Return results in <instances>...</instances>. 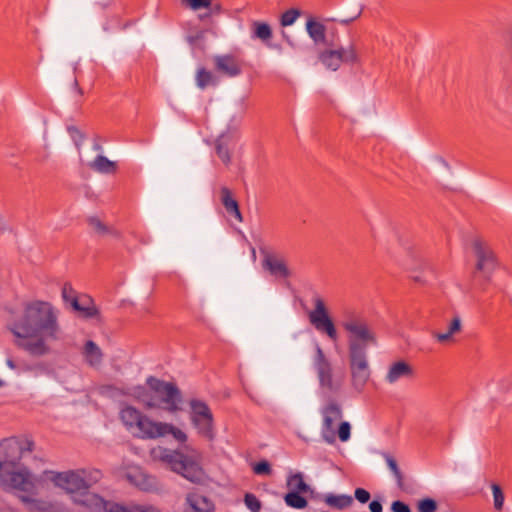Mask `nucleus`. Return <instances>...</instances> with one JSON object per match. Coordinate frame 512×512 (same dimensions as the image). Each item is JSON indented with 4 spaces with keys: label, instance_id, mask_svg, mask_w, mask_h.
Listing matches in <instances>:
<instances>
[{
    "label": "nucleus",
    "instance_id": "1",
    "mask_svg": "<svg viewBox=\"0 0 512 512\" xmlns=\"http://www.w3.org/2000/svg\"><path fill=\"white\" fill-rule=\"evenodd\" d=\"M8 329L17 338L18 347L38 357L48 354V343L60 340L62 334L53 306L39 300L26 303L9 322Z\"/></svg>",
    "mask_w": 512,
    "mask_h": 512
},
{
    "label": "nucleus",
    "instance_id": "2",
    "mask_svg": "<svg viewBox=\"0 0 512 512\" xmlns=\"http://www.w3.org/2000/svg\"><path fill=\"white\" fill-rule=\"evenodd\" d=\"M48 479L54 483L55 486L65 490L74 497V501L78 504L84 505L91 510L109 512L110 509L117 504L110 505L100 496L90 493L88 489L93 483L100 479V472L93 471L89 474L84 470L78 471H65V472H49Z\"/></svg>",
    "mask_w": 512,
    "mask_h": 512
},
{
    "label": "nucleus",
    "instance_id": "3",
    "mask_svg": "<svg viewBox=\"0 0 512 512\" xmlns=\"http://www.w3.org/2000/svg\"><path fill=\"white\" fill-rule=\"evenodd\" d=\"M150 457L192 483H202L206 478L201 466L202 454L195 449L186 447L183 452L157 446L151 449Z\"/></svg>",
    "mask_w": 512,
    "mask_h": 512
},
{
    "label": "nucleus",
    "instance_id": "4",
    "mask_svg": "<svg viewBox=\"0 0 512 512\" xmlns=\"http://www.w3.org/2000/svg\"><path fill=\"white\" fill-rule=\"evenodd\" d=\"M312 366L318 380L319 389L324 394L337 395L342 391L346 380L345 372L333 366L319 344L315 345Z\"/></svg>",
    "mask_w": 512,
    "mask_h": 512
},
{
    "label": "nucleus",
    "instance_id": "5",
    "mask_svg": "<svg viewBox=\"0 0 512 512\" xmlns=\"http://www.w3.org/2000/svg\"><path fill=\"white\" fill-rule=\"evenodd\" d=\"M319 49V60L327 68L336 71L343 62H353L356 54L352 48H337L335 34H309Z\"/></svg>",
    "mask_w": 512,
    "mask_h": 512
},
{
    "label": "nucleus",
    "instance_id": "6",
    "mask_svg": "<svg viewBox=\"0 0 512 512\" xmlns=\"http://www.w3.org/2000/svg\"><path fill=\"white\" fill-rule=\"evenodd\" d=\"M120 419L127 430L139 439L160 438L161 421H154L132 406L124 407Z\"/></svg>",
    "mask_w": 512,
    "mask_h": 512
},
{
    "label": "nucleus",
    "instance_id": "7",
    "mask_svg": "<svg viewBox=\"0 0 512 512\" xmlns=\"http://www.w3.org/2000/svg\"><path fill=\"white\" fill-rule=\"evenodd\" d=\"M348 333V355H367V348L377 339L370 326L359 317H351L342 324Z\"/></svg>",
    "mask_w": 512,
    "mask_h": 512
},
{
    "label": "nucleus",
    "instance_id": "8",
    "mask_svg": "<svg viewBox=\"0 0 512 512\" xmlns=\"http://www.w3.org/2000/svg\"><path fill=\"white\" fill-rule=\"evenodd\" d=\"M0 483L7 490H15L33 493L35 481L31 473L17 465L9 466L8 463H0Z\"/></svg>",
    "mask_w": 512,
    "mask_h": 512
},
{
    "label": "nucleus",
    "instance_id": "9",
    "mask_svg": "<svg viewBox=\"0 0 512 512\" xmlns=\"http://www.w3.org/2000/svg\"><path fill=\"white\" fill-rule=\"evenodd\" d=\"M189 406V418L197 434L209 441L213 440L215 438L214 417L208 404L199 399H192Z\"/></svg>",
    "mask_w": 512,
    "mask_h": 512
},
{
    "label": "nucleus",
    "instance_id": "10",
    "mask_svg": "<svg viewBox=\"0 0 512 512\" xmlns=\"http://www.w3.org/2000/svg\"><path fill=\"white\" fill-rule=\"evenodd\" d=\"M149 388L153 391L156 398L160 401V408L174 413L178 411L181 402V393L175 384L165 382L154 377L147 379Z\"/></svg>",
    "mask_w": 512,
    "mask_h": 512
},
{
    "label": "nucleus",
    "instance_id": "11",
    "mask_svg": "<svg viewBox=\"0 0 512 512\" xmlns=\"http://www.w3.org/2000/svg\"><path fill=\"white\" fill-rule=\"evenodd\" d=\"M314 309L308 313L311 325L319 332L325 333L331 340L338 337L336 327L331 319L325 301L319 295L313 296Z\"/></svg>",
    "mask_w": 512,
    "mask_h": 512
},
{
    "label": "nucleus",
    "instance_id": "12",
    "mask_svg": "<svg viewBox=\"0 0 512 512\" xmlns=\"http://www.w3.org/2000/svg\"><path fill=\"white\" fill-rule=\"evenodd\" d=\"M33 447V441L28 438L4 439L0 442V463H8L9 466L17 465L26 452H32Z\"/></svg>",
    "mask_w": 512,
    "mask_h": 512
},
{
    "label": "nucleus",
    "instance_id": "13",
    "mask_svg": "<svg viewBox=\"0 0 512 512\" xmlns=\"http://www.w3.org/2000/svg\"><path fill=\"white\" fill-rule=\"evenodd\" d=\"M351 388L362 393L370 380L371 369L367 355H348Z\"/></svg>",
    "mask_w": 512,
    "mask_h": 512
},
{
    "label": "nucleus",
    "instance_id": "14",
    "mask_svg": "<svg viewBox=\"0 0 512 512\" xmlns=\"http://www.w3.org/2000/svg\"><path fill=\"white\" fill-rule=\"evenodd\" d=\"M321 415L323 417L321 436L325 442L333 444L336 441L334 424L342 418L341 406L336 401L330 400L321 409Z\"/></svg>",
    "mask_w": 512,
    "mask_h": 512
},
{
    "label": "nucleus",
    "instance_id": "15",
    "mask_svg": "<svg viewBox=\"0 0 512 512\" xmlns=\"http://www.w3.org/2000/svg\"><path fill=\"white\" fill-rule=\"evenodd\" d=\"M415 375L416 371L410 363L405 360H397L388 366L384 380L388 384L393 385L400 380H411Z\"/></svg>",
    "mask_w": 512,
    "mask_h": 512
},
{
    "label": "nucleus",
    "instance_id": "16",
    "mask_svg": "<svg viewBox=\"0 0 512 512\" xmlns=\"http://www.w3.org/2000/svg\"><path fill=\"white\" fill-rule=\"evenodd\" d=\"M473 249L477 258L476 270L488 276L496 266L493 252L487 245L479 240L474 241Z\"/></svg>",
    "mask_w": 512,
    "mask_h": 512
},
{
    "label": "nucleus",
    "instance_id": "17",
    "mask_svg": "<svg viewBox=\"0 0 512 512\" xmlns=\"http://www.w3.org/2000/svg\"><path fill=\"white\" fill-rule=\"evenodd\" d=\"M213 64L216 72L226 77H236L242 71L240 60L231 54L215 55Z\"/></svg>",
    "mask_w": 512,
    "mask_h": 512
},
{
    "label": "nucleus",
    "instance_id": "18",
    "mask_svg": "<svg viewBox=\"0 0 512 512\" xmlns=\"http://www.w3.org/2000/svg\"><path fill=\"white\" fill-rule=\"evenodd\" d=\"M127 479L131 484L143 491L151 492L159 488L157 479L138 467L128 471Z\"/></svg>",
    "mask_w": 512,
    "mask_h": 512
},
{
    "label": "nucleus",
    "instance_id": "19",
    "mask_svg": "<svg viewBox=\"0 0 512 512\" xmlns=\"http://www.w3.org/2000/svg\"><path fill=\"white\" fill-rule=\"evenodd\" d=\"M183 512H215V505L208 497L190 492L185 496Z\"/></svg>",
    "mask_w": 512,
    "mask_h": 512
},
{
    "label": "nucleus",
    "instance_id": "20",
    "mask_svg": "<svg viewBox=\"0 0 512 512\" xmlns=\"http://www.w3.org/2000/svg\"><path fill=\"white\" fill-rule=\"evenodd\" d=\"M237 138L235 132L227 131L222 133L215 141L216 154L226 166L231 163L230 147L237 141Z\"/></svg>",
    "mask_w": 512,
    "mask_h": 512
},
{
    "label": "nucleus",
    "instance_id": "21",
    "mask_svg": "<svg viewBox=\"0 0 512 512\" xmlns=\"http://www.w3.org/2000/svg\"><path fill=\"white\" fill-rule=\"evenodd\" d=\"M463 323L462 318L459 314H454L448 322L446 331L434 332L433 338L442 344L454 343L456 336L462 332Z\"/></svg>",
    "mask_w": 512,
    "mask_h": 512
},
{
    "label": "nucleus",
    "instance_id": "22",
    "mask_svg": "<svg viewBox=\"0 0 512 512\" xmlns=\"http://www.w3.org/2000/svg\"><path fill=\"white\" fill-rule=\"evenodd\" d=\"M362 9H359L353 16L350 17H341V18H332V19H324V21H317L313 17H309L306 22V32H326L329 27L326 25V22L333 21L338 22L343 29L347 28V26L355 21L361 15Z\"/></svg>",
    "mask_w": 512,
    "mask_h": 512
},
{
    "label": "nucleus",
    "instance_id": "23",
    "mask_svg": "<svg viewBox=\"0 0 512 512\" xmlns=\"http://www.w3.org/2000/svg\"><path fill=\"white\" fill-rule=\"evenodd\" d=\"M263 267L276 277L287 278L291 274L285 260L275 255H266Z\"/></svg>",
    "mask_w": 512,
    "mask_h": 512
},
{
    "label": "nucleus",
    "instance_id": "24",
    "mask_svg": "<svg viewBox=\"0 0 512 512\" xmlns=\"http://www.w3.org/2000/svg\"><path fill=\"white\" fill-rule=\"evenodd\" d=\"M220 200L222 205L224 206L226 212L234 217L238 222L243 221L242 214L239 209L238 202L233 197L231 190L223 186L220 189Z\"/></svg>",
    "mask_w": 512,
    "mask_h": 512
},
{
    "label": "nucleus",
    "instance_id": "25",
    "mask_svg": "<svg viewBox=\"0 0 512 512\" xmlns=\"http://www.w3.org/2000/svg\"><path fill=\"white\" fill-rule=\"evenodd\" d=\"M84 361L90 367H99L103 360L101 348L92 340L85 342L82 352Z\"/></svg>",
    "mask_w": 512,
    "mask_h": 512
},
{
    "label": "nucleus",
    "instance_id": "26",
    "mask_svg": "<svg viewBox=\"0 0 512 512\" xmlns=\"http://www.w3.org/2000/svg\"><path fill=\"white\" fill-rule=\"evenodd\" d=\"M133 396L147 409L160 408V401L150 388L137 387L134 389Z\"/></svg>",
    "mask_w": 512,
    "mask_h": 512
},
{
    "label": "nucleus",
    "instance_id": "27",
    "mask_svg": "<svg viewBox=\"0 0 512 512\" xmlns=\"http://www.w3.org/2000/svg\"><path fill=\"white\" fill-rule=\"evenodd\" d=\"M324 502L331 508L344 510L352 505L353 498L346 494L336 495L329 493L324 496Z\"/></svg>",
    "mask_w": 512,
    "mask_h": 512
},
{
    "label": "nucleus",
    "instance_id": "28",
    "mask_svg": "<svg viewBox=\"0 0 512 512\" xmlns=\"http://www.w3.org/2000/svg\"><path fill=\"white\" fill-rule=\"evenodd\" d=\"M90 168L102 174H111L116 171V163L107 157L99 155L90 164Z\"/></svg>",
    "mask_w": 512,
    "mask_h": 512
},
{
    "label": "nucleus",
    "instance_id": "29",
    "mask_svg": "<svg viewBox=\"0 0 512 512\" xmlns=\"http://www.w3.org/2000/svg\"><path fill=\"white\" fill-rule=\"evenodd\" d=\"M162 425L160 428V438L171 435L177 442L184 443L187 441V434L180 428L166 422H162Z\"/></svg>",
    "mask_w": 512,
    "mask_h": 512
},
{
    "label": "nucleus",
    "instance_id": "30",
    "mask_svg": "<svg viewBox=\"0 0 512 512\" xmlns=\"http://www.w3.org/2000/svg\"><path fill=\"white\" fill-rule=\"evenodd\" d=\"M109 512H162L158 507L151 504H133L128 507L116 505Z\"/></svg>",
    "mask_w": 512,
    "mask_h": 512
},
{
    "label": "nucleus",
    "instance_id": "31",
    "mask_svg": "<svg viewBox=\"0 0 512 512\" xmlns=\"http://www.w3.org/2000/svg\"><path fill=\"white\" fill-rule=\"evenodd\" d=\"M287 487L292 492H301L307 493L309 491V486L304 481L303 475L301 473L291 474L287 478Z\"/></svg>",
    "mask_w": 512,
    "mask_h": 512
},
{
    "label": "nucleus",
    "instance_id": "32",
    "mask_svg": "<svg viewBox=\"0 0 512 512\" xmlns=\"http://www.w3.org/2000/svg\"><path fill=\"white\" fill-rule=\"evenodd\" d=\"M301 492L290 491L284 497L287 506L295 509H303L308 505L307 500L300 495Z\"/></svg>",
    "mask_w": 512,
    "mask_h": 512
},
{
    "label": "nucleus",
    "instance_id": "33",
    "mask_svg": "<svg viewBox=\"0 0 512 512\" xmlns=\"http://www.w3.org/2000/svg\"><path fill=\"white\" fill-rule=\"evenodd\" d=\"M217 81L210 71L205 68H199L196 74V84L199 88L204 89L209 85H216Z\"/></svg>",
    "mask_w": 512,
    "mask_h": 512
},
{
    "label": "nucleus",
    "instance_id": "34",
    "mask_svg": "<svg viewBox=\"0 0 512 512\" xmlns=\"http://www.w3.org/2000/svg\"><path fill=\"white\" fill-rule=\"evenodd\" d=\"M301 15V11L297 8H291L285 11L280 17V24L282 27L292 25L296 19Z\"/></svg>",
    "mask_w": 512,
    "mask_h": 512
},
{
    "label": "nucleus",
    "instance_id": "35",
    "mask_svg": "<svg viewBox=\"0 0 512 512\" xmlns=\"http://www.w3.org/2000/svg\"><path fill=\"white\" fill-rule=\"evenodd\" d=\"M23 502H26L28 504V508L30 511H48L51 508V505L44 501L34 500L30 499L28 497L22 496L21 497Z\"/></svg>",
    "mask_w": 512,
    "mask_h": 512
},
{
    "label": "nucleus",
    "instance_id": "36",
    "mask_svg": "<svg viewBox=\"0 0 512 512\" xmlns=\"http://www.w3.org/2000/svg\"><path fill=\"white\" fill-rule=\"evenodd\" d=\"M245 506L251 512H260L262 508L261 501L252 493H246L244 496Z\"/></svg>",
    "mask_w": 512,
    "mask_h": 512
},
{
    "label": "nucleus",
    "instance_id": "37",
    "mask_svg": "<svg viewBox=\"0 0 512 512\" xmlns=\"http://www.w3.org/2000/svg\"><path fill=\"white\" fill-rule=\"evenodd\" d=\"M212 0H182L184 6L190 8L193 11H199L206 9L211 6Z\"/></svg>",
    "mask_w": 512,
    "mask_h": 512
},
{
    "label": "nucleus",
    "instance_id": "38",
    "mask_svg": "<svg viewBox=\"0 0 512 512\" xmlns=\"http://www.w3.org/2000/svg\"><path fill=\"white\" fill-rule=\"evenodd\" d=\"M493 500H494V508L496 510H501L504 504V494L501 487L498 484L491 485Z\"/></svg>",
    "mask_w": 512,
    "mask_h": 512
},
{
    "label": "nucleus",
    "instance_id": "39",
    "mask_svg": "<svg viewBox=\"0 0 512 512\" xmlns=\"http://www.w3.org/2000/svg\"><path fill=\"white\" fill-rule=\"evenodd\" d=\"M92 230L98 235H105L108 233V227L97 217H91L88 220Z\"/></svg>",
    "mask_w": 512,
    "mask_h": 512
},
{
    "label": "nucleus",
    "instance_id": "40",
    "mask_svg": "<svg viewBox=\"0 0 512 512\" xmlns=\"http://www.w3.org/2000/svg\"><path fill=\"white\" fill-rule=\"evenodd\" d=\"M417 508L419 512H435L437 503L434 499L425 498L418 502Z\"/></svg>",
    "mask_w": 512,
    "mask_h": 512
},
{
    "label": "nucleus",
    "instance_id": "41",
    "mask_svg": "<svg viewBox=\"0 0 512 512\" xmlns=\"http://www.w3.org/2000/svg\"><path fill=\"white\" fill-rule=\"evenodd\" d=\"M338 437L342 442H346L350 439L351 426L348 422H342L338 428Z\"/></svg>",
    "mask_w": 512,
    "mask_h": 512
},
{
    "label": "nucleus",
    "instance_id": "42",
    "mask_svg": "<svg viewBox=\"0 0 512 512\" xmlns=\"http://www.w3.org/2000/svg\"><path fill=\"white\" fill-rule=\"evenodd\" d=\"M253 472L257 475H269L271 474V466L267 461L263 460L253 466Z\"/></svg>",
    "mask_w": 512,
    "mask_h": 512
},
{
    "label": "nucleus",
    "instance_id": "43",
    "mask_svg": "<svg viewBox=\"0 0 512 512\" xmlns=\"http://www.w3.org/2000/svg\"><path fill=\"white\" fill-rule=\"evenodd\" d=\"M386 462H387V465H388L389 469L392 471L394 476L397 478L399 485H401L402 473L399 470L396 461L391 456H387L386 457Z\"/></svg>",
    "mask_w": 512,
    "mask_h": 512
},
{
    "label": "nucleus",
    "instance_id": "44",
    "mask_svg": "<svg viewBox=\"0 0 512 512\" xmlns=\"http://www.w3.org/2000/svg\"><path fill=\"white\" fill-rule=\"evenodd\" d=\"M207 11L203 16H201V19H205L207 17H210L212 15H218L222 12V5L220 2H214V0L211 1V6L207 8Z\"/></svg>",
    "mask_w": 512,
    "mask_h": 512
},
{
    "label": "nucleus",
    "instance_id": "45",
    "mask_svg": "<svg viewBox=\"0 0 512 512\" xmlns=\"http://www.w3.org/2000/svg\"><path fill=\"white\" fill-rule=\"evenodd\" d=\"M251 32H271V27L267 22L253 21L251 25Z\"/></svg>",
    "mask_w": 512,
    "mask_h": 512
},
{
    "label": "nucleus",
    "instance_id": "46",
    "mask_svg": "<svg viewBox=\"0 0 512 512\" xmlns=\"http://www.w3.org/2000/svg\"><path fill=\"white\" fill-rule=\"evenodd\" d=\"M355 498L360 502V503H366L370 500V493L363 489V488H357L355 490Z\"/></svg>",
    "mask_w": 512,
    "mask_h": 512
},
{
    "label": "nucleus",
    "instance_id": "47",
    "mask_svg": "<svg viewBox=\"0 0 512 512\" xmlns=\"http://www.w3.org/2000/svg\"><path fill=\"white\" fill-rule=\"evenodd\" d=\"M62 297L65 302L70 303L72 302V297H76L74 290L69 284H65L62 288Z\"/></svg>",
    "mask_w": 512,
    "mask_h": 512
},
{
    "label": "nucleus",
    "instance_id": "48",
    "mask_svg": "<svg viewBox=\"0 0 512 512\" xmlns=\"http://www.w3.org/2000/svg\"><path fill=\"white\" fill-rule=\"evenodd\" d=\"M392 512H411L410 507L402 501H394L391 505Z\"/></svg>",
    "mask_w": 512,
    "mask_h": 512
},
{
    "label": "nucleus",
    "instance_id": "49",
    "mask_svg": "<svg viewBox=\"0 0 512 512\" xmlns=\"http://www.w3.org/2000/svg\"><path fill=\"white\" fill-rule=\"evenodd\" d=\"M254 36L258 38L266 46L273 47L272 40L274 34H254Z\"/></svg>",
    "mask_w": 512,
    "mask_h": 512
},
{
    "label": "nucleus",
    "instance_id": "50",
    "mask_svg": "<svg viewBox=\"0 0 512 512\" xmlns=\"http://www.w3.org/2000/svg\"><path fill=\"white\" fill-rule=\"evenodd\" d=\"M97 313L98 311L94 305H87L81 312V314L86 318H92L96 316Z\"/></svg>",
    "mask_w": 512,
    "mask_h": 512
},
{
    "label": "nucleus",
    "instance_id": "51",
    "mask_svg": "<svg viewBox=\"0 0 512 512\" xmlns=\"http://www.w3.org/2000/svg\"><path fill=\"white\" fill-rule=\"evenodd\" d=\"M369 509L371 512H382L383 511L382 504L376 500L370 502Z\"/></svg>",
    "mask_w": 512,
    "mask_h": 512
},
{
    "label": "nucleus",
    "instance_id": "52",
    "mask_svg": "<svg viewBox=\"0 0 512 512\" xmlns=\"http://www.w3.org/2000/svg\"><path fill=\"white\" fill-rule=\"evenodd\" d=\"M71 306L75 311L82 312L83 308H85V305H82L79 300L76 297H72Z\"/></svg>",
    "mask_w": 512,
    "mask_h": 512
},
{
    "label": "nucleus",
    "instance_id": "53",
    "mask_svg": "<svg viewBox=\"0 0 512 512\" xmlns=\"http://www.w3.org/2000/svg\"><path fill=\"white\" fill-rule=\"evenodd\" d=\"M6 364L8 365V367H10L11 369H15L16 368V365L14 363V361L12 359H7L6 361Z\"/></svg>",
    "mask_w": 512,
    "mask_h": 512
},
{
    "label": "nucleus",
    "instance_id": "54",
    "mask_svg": "<svg viewBox=\"0 0 512 512\" xmlns=\"http://www.w3.org/2000/svg\"><path fill=\"white\" fill-rule=\"evenodd\" d=\"M74 85H75V87L77 88L78 93H79V94H82V90L79 88V86H78V82H77V81H75V82H74Z\"/></svg>",
    "mask_w": 512,
    "mask_h": 512
},
{
    "label": "nucleus",
    "instance_id": "55",
    "mask_svg": "<svg viewBox=\"0 0 512 512\" xmlns=\"http://www.w3.org/2000/svg\"><path fill=\"white\" fill-rule=\"evenodd\" d=\"M414 279H415V281H421V279L419 277H415Z\"/></svg>",
    "mask_w": 512,
    "mask_h": 512
},
{
    "label": "nucleus",
    "instance_id": "56",
    "mask_svg": "<svg viewBox=\"0 0 512 512\" xmlns=\"http://www.w3.org/2000/svg\"><path fill=\"white\" fill-rule=\"evenodd\" d=\"M3 384H4L3 381L0 379V387H2Z\"/></svg>",
    "mask_w": 512,
    "mask_h": 512
}]
</instances>
